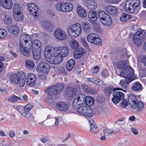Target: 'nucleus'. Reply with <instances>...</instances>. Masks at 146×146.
<instances>
[{
  "instance_id": "1",
  "label": "nucleus",
  "mask_w": 146,
  "mask_h": 146,
  "mask_svg": "<svg viewBox=\"0 0 146 146\" xmlns=\"http://www.w3.org/2000/svg\"><path fill=\"white\" fill-rule=\"evenodd\" d=\"M69 53L67 48L64 46L55 47L54 53V58L50 60V63L54 64L60 63L62 61V58L66 56Z\"/></svg>"
},
{
  "instance_id": "2",
  "label": "nucleus",
  "mask_w": 146,
  "mask_h": 146,
  "mask_svg": "<svg viewBox=\"0 0 146 146\" xmlns=\"http://www.w3.org/2000/svg\"><path fill=\"white\" fill-rule=\"evenodd\" d=\"M81 26L78 23L70 26L67 31L69 35L72 38L77 37L81 33Z\"/></svg>"
},
{
  "instance_id": "3",
  "label": "nucleus",
  "mask_w": 146,
  "mask_h": 146,
  "mask_svg": "<svg viewBox=\"0 0 146 146\" xmlns=\"http://www.w3.org/2000/svg\"><path fill=\"white\" fill-rule=\"evenodd\" d=\"M140 3L139 0H127L125 4V9L127 12L132 13L136 8L139 6Z\"/></svg>"
},
{
  "instance_id": "4",
  "label": "nucleus",
  "mask_w": 146,
  "mask_h": 146,
  "mask_svg": "<svg viewBox=\"0 0 146 146\" xmlns=\"http://www.w3.org/2000/svg\"><path fill=\"white\" fill-rule=\"evenodd\" d=\"M64 86L62 83H60L53 86H50L44 90L45 92L47 94L54 96L59 93L64 89Z\"/></svg>"
},
{
  "instance_id": "5",
  "label": "nucleus",
  "mask_w": 146,
  "mask_h": 146,
  "mask_svg": "<svg viewBox=\"0 0 146 146\" xmlns=\"http://www.w3.org/2000/svg\"><path fill=\"white\" fill-rule=\"evenodd\" d=\"M56 8L59 11L63 12H69L73 9L72 5L70 2L64 3L63 1H59L56 4Z\"/></svg>"
},
{
  "instance_id": "6",
  "label": "nucleus",
  "mask_w": 146,
  "mask_h": 146,
  "mask_svg": "<svg viewBox=\"0 0 146 146\" xmlns=\"http://www.w3.org/2000/svg\"><path fill=\"white\" fill-rule=\"evenodd\" d=\"M115 88L116 89H115L112 94L113 97L112 98V101L114 103L117 104L123 99L124 98V94L118 91L123 90L122 89L118 88Z\"/></svg>"
},
{
  "instance_id": "7",
  "label": "nucleus",
  "mask_w": 146,
  "mask_h": 146,
  "mask_svg": "<svg viewBox=\"0 0 146 146\" xmlns=\"http://www.w3.org/2000/svg\"><path fill=\"white\" fill-rule=\"evenodd\" d=\"M87 39L89 42L94 44L98 46H100L102 44V41L100 37L95 33L90 34L87 36Z\"/></svg>"
},
{
  "instance_id": "8",
  "label": "nucleus",
  "mask_w": 146,
  "mask_h": 146,
  "mask_svg": "<svg viewBox=\"0 0 146 146\" xmlns=\"http://www.w3.org/2000/svg\"><path fill=\"white\" fill-rule=\"evenodd\" d=\"M134 74L133 70L131 67L127 66L125 69L122 70L120 72V74L121 76L129 78H133V76Z\"/></svg>"
},
{
  "instance_id": "9",
  "label": "nucleus",
  "mask_w": 146,
  "mask_h": 146,
  "mask_svg": "<svg viewBox=\"0 0 146 146\" xmlns=\"http://www.w3.org/2000/svg\"><path fill=\"white\" fill-rule=\"evenodd\" d=\"M25 45H19V51L23 55L29 57L31 55V44Z\"/></svg>"
},
{
  "instance_id": "10",
  "label": "nucleus",
  "mask_w": 146,
  "mask_h": 146,
  "mask_svg": "<svg viewBox=\"0 0 146 146\" xmlns=\"http://www.w3.org/2000/svg\"><path fill=\"white\" fill-rule=\"evenodd\" d=\"M85 97V94H79L74 100L72 103L73 106L76 108H78V106L83 104L84 102Z\"/></svg>"
},
{
  "instance_id": "11",
  "label": "nucleus",
  "mask_w": 146,
  "mask_h": 146,
  "mask_svg": "<svg viewBox=\"0 0 146 146\" xmlns=\"http://www.w3.org/2000/svg\"><path fill=\"white\" fill-rule=\"evenodd\" d=\"M54 35L57 39L61 40H64L67 38V35L66 32L60 29L55 30Z\"/></svg>"
},
{
  "instance_id": "12",
  "label": "nucleus",
  "mask_w": 146,
  "mask_h": 146,
  "mask_svg": "<svg viewBox=\"0 0 146 146\" xmlns=\"http://www.w3.org/2000/svg\"><path fill=\"white\" fill-rule=\"evenodd\" d=\"M27 10L29 11L31 14L33 16L35 19L38 17L37 11L38 9L36 4L33 3L29 4L28 5Z\"/></svg>"
},
{
  "instance_id": "13",
  "label": "nucleus",
  "mask_w": 146,
  "mask_h": 146,
  "mask_svg": "<svg viewBox=\"0 0 146 146\" xmlns=\"http://www.w3.org/2000/svg\"><path fill=\"white\" fill-rule=\"evenodd\" d=\"M41 25L43 28L48 32H51L54 29L53 24L50 21H43L42 22Z\"/></svg>"
},
{
  "instance_id": "14",
  "label": "nucleus",
  "mask_w": 146,
  "mask_h": 146,
  "mask_svg": "<svg viewBox=\"0 0 146 146\" xmlns=\"http://www.w3.org/2000/svg\"><path fill=\"white\" fill-rule=\"evenodd\" d=\"M30 39L31 37L29 35L26 34L22 35L20 38L19 45L25 46L30 44Z\"/></svg>"
},
{
  "instance_id": "15",
  "label": "nucleus",
  "mask_w": 146,
  "mask_h": 146,
  "mask_svg": "<svg viewBox=\"0 0 146 146\" xmlns=\"http://www.w3.org/2000/svg\"><path fill=\"white\" fill-rule=\"evenodd\" d=\"M55 50L50 45L46 46L44 50V56L47 59L48 58L50 59L52 57V55L54 56V53Z\"/></svg>"
},
{
  "instance_id": "16",
  "label": "nucleus",
  "mask_w": 146,
  "mask_h": 146,
  "mask_svg": "<svg viewBox=\"0 0 146 146\" xmlns=\"http://www.w3.org/2000/svg\"><path fill=\"white\" fill-rule=\"evenodd\" d=\"M36 78L35 75L32 73L28 74L27 78V85L33 86L36 84Z\"/></svg>"
},
{
  "instance_id": "17",
  "label": "nucleus",
  "mask_w": 146,
  "mask_h": 146,
  "mask_svg": "<svg viewBox=\"0 0 146 146\" xmlns=\"http://www.w3.org/2000/svg\"><path fill=\"white\" fill-rule=\"evenodd\" d=\"M85 53L86 51L84 49L81 47L78 48L74 51V58L76 59L80 58Z\"/></svg>"
},
{
  "instance_id": "18",
  "label": "nucleus",
  "mask_w": 146,
  "mask_h": 146,
  "mask_svg": "<svg viewBox=\"0 0 146 146\" xmlns=\"http://www.w3.org/2000/svg\"><path fill=\"white\" fill-rule=\"evenodd\" d=\"M38 70L44 73H47L50 69V65L47 63L43 62L41 63L38 65Z\"/></svg>"
},
{
  "instance_id": "19",
  "label": "nucleus",
  "mask_w": 146,
  "mask_h": 146,
  "mask_svg": "<svg viewBox=\"0 0 146 146\" xmlns=\"http://www.w3.org/2000/svg\"><path fill=\"white\" fill-rule=\"evenodd\" d=\"M0 5L4 8L10 9L12 8L13 3L12 0H0Z\"/></svg>"
},
{
  "instance_id": "20",
  "label": "nucleus",
  "mask_w": 146,
  "mask_h": 146,
  "mask_svg": "<svg viewBox=\"0 0 146 146\" xmlns=\"http://www.w3.org/2000/svg\"><path fill=\"white\" fill-rule=\"evenodd\" d=\"M21 76V72L11 74L10 76V79L12 84L18 85Z\"/></svg>"
},
{
  "instance_id": "21",
  "label": "nucleus",
  "mask_w": 146,
  "mask_h": 146,
  "mask_svg": "<svg viewBox=\"0 0 146 146\" xmlns=\"http://www.w3.org/2000/svg\"><path fill=\"white\" fill-rule=\"evenodd\" d=\"M83 3L84 5L90 9L94 10L97 8L96 3L94 1L90 0H83Z\"/></svg>"
},
{
  "instance_id": "22",
  "label": "nucleus",
  "mask_w": 146,
  "mask_h": 146,
  "mask_svg": "<svg viewBox=\"0 0 146 146\" xmlns=\"http://www.w3.org/2000/svg\"><path fill=\"white\" fill-rule=\"evenodd\" d=\"M124 78L121 80L119 84L123 88L126 89L127 85L133 80V78L124 77Z\"/></svg>"
},
{
  "instance_id": "23",
  "label": "nucleus",
  "mask_w": 146,
  "mask_h": 146,
  "mask_svg": "<svg viewBox=\"0 0 146 146\" xmlns=\"http://www.w3.org/2000/svg\"><path fill=\"white\" fill-rule=\"evenodd\" d=\"M56 106L59 110L64 111H67L69 108L68 105L63 102L57 103L56 104Z\"/></svg>"
},
{
  "instance_id": "24",
  "label": "nucleus",
  "mask_w": 146,
  "mask_h": 146,
  "mask_svg": "<svg viewBox=\"0 0 146 146\" xmlns=\"http://www.w3.org/2000/svg\"><path fill=\"white\" fill-rule=\"evenodd\" d=\"M105 9L107 13L110 14H115L118 10L117 8L113 6L108 5L105 7Z\"/></svg>"
},
{
  "instance_id": "25",
  "label": "nucleus",
  "mask_w": 146,
  "mask_h": 146,
  "mask_svg": "<svg viewBox=\"0 0 146 146\" xmlns=\"http://www.w3.org/2000/svg\"><path fill=\"white\" fill-rule=\"evenodd\" d=\"M89 19V21L92 23L96 21L97 19V17L96 12L95 11H92L89 12L88 15Z\"/></svg>"
},
{
  "instance_id": "26",
  "label": "nucleus",
  "mask_w": 146,
  "mask_h": 146,
  "mask_svg": "<svg viewBox=\"0 0 146 146\" xmlns=\"http://www.w3.org/2000/svg\"><path fill=\"white\" fill-rule=\"evenodd\" d=\"M32 44V50H38V48L42 46V44L41 42L38 40H34L32 42H31Z\"/></svg>"
},
{
  "instance_id": "27",
  "label": "nucleus",
  "mask_w": 146,
  "mask_h": 146,
  "mask_svg": "<svg viewBox=\"0 0 146 146\" xmlns=\"http://www.w3.org/2000/svg\"><path fill=\"white\" fill-rule=\"evenodd\" d=\"M8 31L9 33L16 35L19 32V27L16 25H12L9 28Z\"/></svg>"
},
{
  "instance_id": "28",
  "label": "nucleus",
  "mask_w": 146,
  "mask_h": 146,
  "mask_svg": "<svg viewBox=\"0 0 146 146\" xmlns=\"http://www.w3.org/2000/svg\"><path fill=\"white\" fill-rule=\"evenodd\" d=\"M77 90L76 88L69 87L67 89L66 94L69 97H74L76 94Z\"/></svg>"
},
{
  "instance_id": "29",
  "label": "nucleus",
  "mask_w": 146,
  "mask_h": 146,
  "mask_svg": "<svg viewBox=\"0 0 146 146\" xmlns=\"http://www.w3.org/2000/svg\"><path fill=\"white\" fill-rule=\"evenodd\" d=\"M135 36H137L140 39V40L143 42L145 38V32L143 31H137L134 35Z\"/></svg>"
},
{
  "instance_id": "30",
  "label": "nucleus",
  "mask_w": 146,
  "mask_h": 146,
  "mask_svg": "<svg viewBox=\"0 0 146 146\" xmlns=\"http://www.w3.org/2000/svg\"><path fill=\"white\" fill-rule=\"evenodd\" d=\"M135 36H137L140 39V40L143 42L145 38V32L143 31H137L134 35Z\"/></svg>"
},
{
  "instance_id": "31",
  "label": "nucleus",
  "mask_w": 146,
  "mask_h": 146,
  "mask_svg": "<svg viewBox=\"0 0 146 146\" xmlns=\"http://www.w3.org/2000/svg\"><path fill=\"white\" fill-rule=\"evenodd\" d=\"M82 26L84 32L86 33H90L91 30L90 25L88 23L83 22L82 23Z\"/></svg>"
},
{
  "instance_id": "32",
  "label": "nucleus",
  "mask_w": 146,
  "mask_h": 146,
  "mask_svg": "<svg viewBox=\"0 0 146 146\" xmlns=\"http://www.w3.org/2000/svg\"><path fill=\"white\" fill-rule=\"evenodd\" d=\"M26 77L24 73L21 72V76L19 79L18 85L21 87L24 86L25 82Z\"/></svg>"
},
{
  "instance_id": "33",
  "label": "nucleus",
  "mask_w": 146,
  "mask_h": 146,
  "mask_svg": "<svg viewBox=\"0 0 146 146\" xmlns=\"http://www.w3.org/2000/svg\"><path fill=\"white\" fill-rule=\"evenodd\" d=\"M75 64L74 60L71 59L69 60L67 62L66 68L68 71H70L74 67Z\"/></svg>"
},
{
  "instance_id": "34",
  "label": "nucleus",
  "mask_w": 146,
  "mask_h": 146,
  "mask_svg": "<svg viewBox=\"0 0 146 146\" xmlns=\"http://www.w3.org/2000/svg\"><path fill=\"white\" fill-rule=\"evenodd\" d=\"M101 21L103 25L107 26H109L111 25L112 23V19L109 16L105 17V18L104 19Z\"/></svg>"
},
{
  "instance_id": "35",
  "label": "nucleus",
  "mask_w": 146,
  "mask_h": 146,
  "mask_svg": "<svg viewBox=\"0 0 146 146\" xmlns=\"http://www.w3.org/2000/svg\"><path fill=\"white\" fill-rule=\"evenodd\" d=\"M13 17L15 20L18 21H20L23 20L24 15L22 12H21L17 13H14Z\"/></svg>"
},
{
  "instance_id": "36",
  "label": "nucleus",
  "mask_w": 146,
  "mask_h": 146,
  "mask_svg": "<svg viewBox=\"0 0 146 146\" xmlns=\"http://www.w3.org/2000/svg\"><path fill=\"white\" fill-rule=\"evenodd\" d=\"M77 11L79 15L82 17L84 18L87 16V13L86 11L80 7L78 6Z\"/></svg>"
},
{
  "instance_id": "37",
  "label": "nucleus",
  "mask_w": 146,
  "mask_h": 146,
  "mask_svg": "<svg viewBox=\"0 0 146 146\" xmlns=\"http://www.w3.org/2000/svg\"><path fill=\"white\" fill-rule=\"evenodd\" d=\"M142 85L138 82H135L134 83L132 87V89L134 91H138L141 90Z\"/></svg>"
},
{
  "instance_id": "38",
  "label": "nucleus",
  "mask_w": 146,
  "mask_h": 146,
  "mask_svg": "<svg viewBox=\"0 0 146 146\" xmlns=\"http://www.w3.org/2000/svg\"><path fill=\"white\" fill-rule=\"evenodd\" d=\"M85 103L88 106H92L94 104V99L89 96H87L85 97Z\"/></svg>"
},
{
  "instance_id": "39",
  "label": "nucleus",
  "mask_w": 146,
  "mask_h": 146,
  "mask_svg": "<svg viewBox=\"0 0 146 146\" xmlns=\"http://www.w3.org/2000/svg\"><path fill=\"white\" fill-rule=\"evenodd\" d=\"M32 52L34 58L35 59L38 60L40 59L41 57V50L40 49L39 50H32Z\"/></svg>"
},
{
  "instance_id": "40",
  "label": "nucleus",
  "mask_w": 146,
  "mask_h": 146,
  "mask_svg": "<svg viewBox=\"0 0 146 146\" xmlns=\"http://www.w3.org/2000/svg\"><path fill=\"white\" fill-rule=\"evenodd\" d=\"M12 17L8 15H3V20L4 23L6 24H10L12 22Z\"/></svg>"
},
{
  "instance_id": "41",
  "label": "nucleus",
  "mask_w": 146,
  "mask_h": 146,
  "mask_svg": "<svg viewBox=\"0 0 146 146\" xmlns=\"http://www.w3.org/2000/svg\"><path fill=\"white\" fill-rule=\"evenodd\" d=\"M117 66L118 68L122 70L125 69L126 67L128 66L127 63L125 61H119L117 63Z\"/></svg>"
},
{
  "instance_id": "42",
  "label": "nucleus",
  "mask_w": 146,
  "mask_h": 146,
  "mask_svg": "<svg viewBox=\"0 0 146 146\" xmlns=\"http://www.w3.org/2000/svg\"><path fill=\"white\" fill-rule=\"evenodd\" d=\"M144 104L142 102L138 101L136 107L137 111L138 112H140L143 110L144 109Z\"/></svg>"
},
{
  "instance_id": "43",
  "label": "nucleus",
  "mask_w": 146,
  "mask_h": 146,
  "mask_svg": "<svg viewBox=\"0 0 146 146\" xmlns=\"http://www.w3.org/2000/svg\"><path fill=\"white\" fill-rule=\"evenodd\" d=\"M131 16L130 15L124 13L120 17V20L122 22H125L131 19Z\"/></svg>"
},
{
  "instance_id": "44",
  "label": "nucleus",
  "mask_w": 146,
  "mask_h": 146,
  "mask_svg": "<svg viewBox=\"0 0 146 146\" xmlns=\"http://www.w3.org/2000/svg\"><path fill=\"white\" fill-rule=\"evenodd\" d=\"M70 45L71 48L73 49H76L79 46L78 42L74 40H72L70 41Z\"/></svg>"
},
{
  "instance_id": "45",
  "label": "nucleus",
  "mask_w": 146,
  "mask_h": 146,
  "mask_svg": "<svg viewBox=\"0 0 146 146\" xmlns=\"http://www.w3.org/2000/svg\"><path fill=\"white\" fill-rule=\"evenodd\" d=\"M22 8L18 4L14 3L13 7V13H17L22 12Z\"/></svg>"
},
{
  "instance_id": "46",
  "label": "nucleus",
  "mask_w": 146,
  "mask_h": 146,
  "mask_svg": "<svg viewBox=\"0 0 146 146\" xmlns=\"http://www.w3.org/2000/svg\"><path fill=\"white\" fill-rule=\"evenodd\" d=\"M25 62L26 67L28 68H33L35 65L34 62L31 60H25Z\"/></svg>"
},
{
  "instance_id": "47",
  "label": "nucleus",
  "mask_w": 146,
  "mask_h": 146,
  "mask_svg": "<svg viewBox=\"0 0 146 146\" xmlns=\"http://www.w3.org/2000/svg\"><path fill=\"white\" fill-rule=\"evenodd\" d=\"M114 132L113 129L111 128H106L104 129L103 131V133L105 135L108 136L109 135H111Z\"/></svg>"
},
{
  "instance_id": "48",
  "label": "nucleus",
  "mask_w": 146,
  "mask_h": 146,
  "mask_svg": "<svg viewBox=\"0 0 146 146\" xmlns=\"http://www.w3.org/2000/svg\"><path fill=\"white\" fill-rule=\"evenodd\" d=\"M108 16L109 15L104 11H100L98 12V17L101 21Z\"/></svg>"
},
{
  "instance_id": "49",
  "label": "nucleus",
  "mask_w": 146,
  "mask_h": 146,
  "mask_svg": "<svg viewBox=\"0 0 146 146\" xmlns=\"http://www.w3.org/2000/svg\"><path fill=\"white\" fill-rule=\"evenodd\" d=\"M21 99L15 95H13L9 97L8 101L11 102H14L17 100H21Z\"/></svg>"
},
{
  "instance_id": "50",
  "label": "nucleus",
  "mask_w": 146,
  "mask_h": 146,
  "mask_svg": "<svg viewBox=\"0 0 146 146\" xmlns=\"http://www.w3.org/2000/svg\"><path fill=\"white\" fill-rule=\"evenodd\" d=\"M134 35L133 39L134 43L137 46H140L142 44L143 42L139 38L136 37Z\"/></svg>"
},
{
  "instance_id": "51",
  "label": "nucleus",
  "mask_w": 146,
  "mask_h": 146,
  "mask_svg": "<svg viewBox=\"0 0 146 146\" xmlns=\"http://www.w3.org/2000/svg\"><path fill=\"white\" fill-rule=\"evenodd\" d=\"M87 108L86 106H81L78 108L77 110L78 112L84 115V114H85V113L86 111Z\"/></svg>"
},
{
  "instance_id": "52",
  "label": "nucleus",
  "mask_w": 146,
  "mask_h": 146,
  "mask_svg": "<svg viewBox=\"0 0 146 146\" xmlns=\"http://www.w3.org/2000/svg\"><path fill=\"white\" fill-rule=\"evenodd\" d=\"M85 114L84 116L88 117H90L92 116L93 114V111L92 108H87Z\"/></svg>"
},
{
  "instance_id": "53",
  "label": "nucleus",
  "mask_w": 146,
  "mask_h": 146,
  "mask_svg": "<svg viewBox=\"0 0 146 146\" xmlns=\"http://www.w3.org/2000/svg\"><path fill=\"white\" fill-rule=\"evenodd\" d=\"M128 99L129 103L133 102H137L136 97L133 94H129L128 97Z\"/></svg>"
},
{
  "instance_id": "54",
  "label": "nucleus",
  "mask_w": 146,
  "mask_h": 146,
  "mask_svg": "<svg viewBox=\"0 0 146 146\" xmlns=\"http://www.w3.org/2000/svg\"><path fill=\"white\" fill-rule=\"evenodd\" d=\"M116 89L115 88H113L112 87L107 88L105 90V93L108 96H110L111 94L113 92L115 89Z\"/></svg>"
},
{
  "instance_id": "55",
  "label": "nucleus",
  "mask_w": 146,
  "mask_h": 146,
  "mask_svg": "<svg viewBox=\"0 0 146 146\" xmlns=\"http://www.w3.org/2000/svg\"><path fill=\"white\" fill-rule=\"evenodd\" d=\"M90 131L93 133L96 134L98 132V128L96 125L92 124L91 125Z\"/></svg>"
},
{
  "instance_id": "56",
  "label": "nucleus",
  "mask_w": 146,
  "mask_h": 146,
  "mask_svg": "<svg viewBox=\"0 0 146 146\" xmlns=\"http://www.w3.org/2000/svg\"><path fill=\"white\" fill-rule=\"evenodd\" d=\"M7 32L3 29H0V39H2L7 36Z\"/></svg>"
},
{
  "instance_id": "57",
  "label": "nucleus",
  "mask_w": 146,
  "mask_h": 146,
  "mask_svg": "<svg viewBox=\"0 0 146 146\" xmlns=\"http://www.w3.org/2000/svg\"><path fill=\"white\" fill-rule=\"evenodd\" d=\"M121 55L122 56V57L128 58L129 57L127 54V50L125 48L122 49L120 52Z\"/></svg>"
},
{
  "instance_id": "58",
  "label": "nucleus",
  "mask_w": 146,
  "mask_h": 146,
  "mask_svg": "<svg viewBox=\"0 0 146 146\" xmlns=\"http://www.w3.org/2000/svg\"><path fill=\"white\" fill-rule=\"evenodd\" d=\"M121 101H122V102L120 104V106L121 107L124 108L126 107L128 105V102L126 99H124V98Z\"/></svg>"
},
{
  "instance_id": "59",
  "label": "nucleus",
  "mask_w": 146,
  "mask_h": 146,
  "mask_svg": "<svg viewBox=\"0 0 146 146\" xmlns=\"http://www.w3.org/2000/svg\"><path fill=\"white\" fill-rule=\"evenodd\" d=\"M21 114L23 116L27 118H29L31 117V115L29 112L23 109L22 111L21 112Z\"/></svg>"
},
{
  "instance_id": "60",
  "label": "nucleus",
  "mask_w": 146,
  "mask_h": 146,
  "mask_svg": "<svg viewBox=\"0 0 146 146\" xmlns=\"http://www.w3.org/2000/svg\"><path fill=\"white\" fill-rule=\"evenodd\" d=\"M5 59V58L3 56H0V72L3 70L4 68V65L2 62L4 61Z\"/></svg>"
},
{
  "instance_id": "61",
  "label": "nucleus",
  "mask_w": 146,
  "mask_h": 146,
  "mask_svg": "<svg viewBox=\"0 0 146 146\" xmlns=\"http://www.w3.org/2000/svg\"><path fill=\"white\" fill-rule=\"evenodd\" d=\"M54 96L51 95L49 94H48L46 99V101L48 103H52L54 101L53 97Z\"/></svg>"
},
{
  "instance_id": "62",
  "label": "nucleus",
  "mask_w": 146,
  "mask_h": 146,
  "mask_svg": "<svg viewBox=\"0 0 146 146\" xmlns=\"http://www.w3.org/2000/svg\"><path fill=\"white\" fill-rule=\"evenodd\" d=\"M33 107V106L32 104H27L23 108V109L29 112L32 109Z\"/></svg>"
},
{
  "instance_id": "63",
  "label": "nucleus",
  "mask_w": 146,
  "mask_h": 146,
  "mask_svg": "<svg viewBox=\"0 0 146 146\" xmlns=\"http://www.w3.org/2000/svg\"><path fill=\"white\" fill-rule=\"evenodd\" d=\"M93 27L96 32H99L101 31V28L100 26L96 23H94L93 25Z\"/></svg>"
},
{
  "instance_id": "64",
  "label": "nucleus",
  "mask_w": 146,
  "mask_h": 146,
  "mask_svg": "<svg viewBox=\"0 0 146 146\" xmlns=\"http://www.w3.org/2000/svg\"><path fill=\"white\" fill-rule=\"evenodd\" d=\"M138 101L137 100V102H131V103H129L131 107L133 109H136V106L138 104Z\"/></svg>"
}]
</instances>
